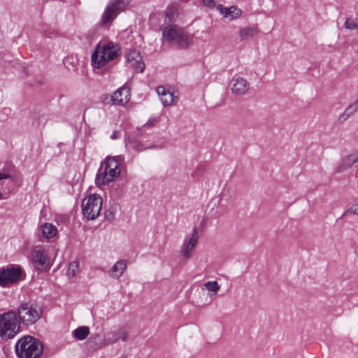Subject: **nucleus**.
I'll return each mask as SVG.
<instances>
[{"label":"nucleus","mask_w":358,"mask_h":358,"mask_svg":"<svg viewBox=\"0 0 358 358\" xmlns=\"http://www.w3.org/2000/svg\"><path fill=\"white\" fill-rule=\"evenodd\" d=\"M121 55L119 45L109 41L98 43L91 56L92 65L94 68L100 69L108 62L116 60Z\"/></svg>","instance_id":"f257e3e1"},{"label":"nucleus","mask_w":358,"mask_h":358,"mask_svg":"<svg viewBox=\"0 0 358 358\" xmlns=\"http://www.w3.org/2000/svg\"><path fill=\"white\" fill-rule=\"evenodd\" d=\"M123 159L121 156L107 157L101 164L96 175V183L106 185L117 178L120 172Z\"/></svg>","instance_id":"f03ea898"},{"label":"nucleus","mask_w":358,"mask_h":358,"mask_svg":"<svg viewBox=\"0 0 358 358\" xmlns=\"http://www.w3.org/2000/svg\"><path fill=\"white\" fill-rule=\"evenodd\" d=\"M15 350L18 358H38L42 354L43 346L34 337L24 336L16 343Z\"/></svg>","instance_id":"7ed1b4c3"},{"label":"nucleus","mask_w":358,"mask_h":358,"mask_svg":"<svg viewBox=\"0 0 358 358\" xmlns=\"http://www.w3.org/2000/svg\"><path fill=\"white\" fill-rule=\"evenodd\" d=\"M20 331V323L15 310H10L0 314V338L8 341L13 338Z\"/></svg>","instance_id":"20e7f679"},{"label":"nucleus","mask_w":358,"mask_h":358,"mask_svg":"<svg viewBox=\"0 0 358 358\" xmlns=\"http://www.w3.org/2000/svg\"><path fill=\"white\" fill-rule=\"evenodd\" d=\"M162 35L169 43L181 49H187L192 44V36L176 24H167Z\"/></svg>","instance_id":"39448f33"},{"label":"nucleus","mask_w":358,"mask_h":358,"mask_svg":"<svg viewBox=\"0 0 358 358\" xmlns=\"http://www.w3.org/2000/svg\"><path fill=\"white\" fill-rule=\"evenodd\" d=\"M42 309L31 301L20 303L17 308V316L20 321L26 326L36 323L41 317Z\"/></svg>","instance_id":"423d86ee"},{"label":"nucleus","mask_w":358,"mask_h":358,"mask_svg":"<svg viewBox=\"0 0 358 358\" xmlns=\"http://www.w3.org/2000/svg\"><path fill=\"white\" fill-rule=\"evenodd\" d=\"M101 207L102 199L96 194L89 195L82 202L83 214L89 220H94L99 215Z\"/></svg>","instance_id":"0eeeda50"},{"label":"nucleus","mask_w":358,"mask_h":358,"mask_svg":"<svg viewBox=\"0 0 358 358\" xmlns=\"http://www.w3.org/2000/svg\"><path fill=\"white\" fill-rule=\"evenodd\" d=\"M22 269L18 265L10 264L0 268V286L4 287L17 283L22 279Z\"/></svg>","instance_id":"6e6552de"},{"label":"nucleus","mask_w":358,"mask_h":358,"mask_svg":"<svg viewBox=\"0 0 358 358\" xmlns=\"http://www.w3.org/2000/svg\"><path fill=\"white\" fill-rule=\"evenodd\" d=\"M131 0H110L103 15L102 22H109L124 10Z\"/></svg>","instance_id":"1a4fd4ad"},{"label":"nucleus","mask_w":358,"mask_h":358,"mask_svg":"<svg viewBox=\"0 0 358 358\" xmlns=\"http://www.w3.org/2000/svg\"><path fill=\"white\" fill-rule=\"evenodd\" d=\"M199 234L196 228H194L192 235L186 238L180 250L181 255L185 259H189L192 256L193 251L197 245Z\"/></svg>","instance_id":"9d476101"},{"label":"nucleus","mask_w":358,"mask_h":358,"mask_svg":"<svg viewBox=\"0 0 358 358\" xmlns=\"http://www.w3.org/2000/svg\"><path fill=\"white\" fill-rule=\"evenodd\" d=\"M127 64L136 72L141 73L144 71L145 65L143 61L140 52L136 50H129L125 55Z\"/></svg>","instance_id":"9b49d317"},{"label":"nucleus","mask_w":358,"mask_h":358,"mask_svg":"<svg viewBox=\"0 0 358 358\" xmlns=\"http://www.w3.org/2000/svg\"><path fill=\"white\" fill-rule=\"evenodd\" d=\"M231 92L238 96L245 94L250 88V84L246 79L241 76H234L231 80Z\"/></svg>","instance_id":"f8f14e48"},{"label":"nucleus","mask_w":358,"mask_h":358,"mask_svg":"<svg viewBox=\"0 0 358 358\" xmlns=\"http://www.w3.org/2000/svg\"><path fill=\"white\" fill-rule=\"evenodd\" d=\"M128 338L127 332L123 329H120L117 331L108 332L105 335V339H101L99 343L100 347L105 346L108 344L117 342L119 340L126 341Z\"/></svg>","instance_id":"ddd939ff"},{"label":"nucleus","mask_w":358,"mask_h":358,"mask_svg":"<svg viewBox=\"0 0 358 358\" xmlns=\"http://www.w3.org/2000/svg\"><path fill=\"white\" fill-rule=\"evenodd\" d=\"M33 261L44 268H50V264L49 259L45 255L44 249L42 246H36L32 252Z\"/></svg>","instance_id":"4468645a"},{"label":"nucleus","mask_w":358,"mask_h":358,"mask_svg":"<svg viewBox=\"0 0 358 358\" xmlns=\"http://www.w3.org/2000/svg\"><path fill=\"white\" fill-rule=\"evenodd\" d=\"M129 96L128 88L122 87L112 94L111 101L113 104L123 106L129 101Z\"/></svg>","instance_id":"2eb2a0df"},{"label":"nucleus","mask_w":358,"mask_h":358,"mask_svg":"<svg viewBox=\"0 0 358 358\" xmlns=\"http://www.w3.org/2000/svg\"><path fill=\"white\" fill-rule=\"evenodd\" d=\"M217 10L226 19L229 20H234L239 17L242 11L236 6H231L229 8L224 7L221 4L217 6Z\"/></svg>","instance_id":"dca6fc26"},{"label":"nucleus","mask_w":358,"mask_h":358,"mask_svg":"<svg viewBox=\"0 0 358 358\" xmlns=\"http://www.w3.org/2000/svg\"><path fill=\"white\" fill-rule=\"evenodd\" d=\"M157 92L160 97V100L164 106H171L174 103L175 97L173 92L167 90L164 87L159 86L157 88Z\"/></svg>","instance_id":"f3484780"},{"label":"nucleus","mask_w":358,"mask_h":358,"mask_svg":"<svg viewBox=\"0 0 358 358\" xmlns=\"http://www.w3.org/2000/svg\"><path fill=\"white\" fill-rule=\"evenodd\" d=\"M127 264L124 260L117 261L111 268L110 271V276L118 279L120 278L124 271L126 270Z\"/></svg>","instance_id":"a211bd4d"},{"label":"nucleus","mask_w":358,"mask_h":358,"mask_svg":"<svg viewBox=\"0 0 358 358\" xmlns=\"http://www.w3.org/2000/svg\"><path fill=\"white\" fill-rule=\"evenodd\" d=\"M125 145L127 149H131L134 151L138 152H142L147 148V147L143 143L131 138H128L125 140Z\"/></svg>","instance_id":"6ab92c4d"},{"label":"nucleus","mask_w":358,"mask_h":358,"mask_svg":"<svg viewBox=\"0 0 358 358\" xmlns=\"http://www.w3.org/2000/svg\"><path fill=\"white\" fill-rule=\"evenodd\" d=\"M259 30L255 25L247 26L239 31V36L241 40H246L256 35Z\"/></svg>","instance_id":"aec40b11"},{"label":"nucleus","mask_w":358,"mask_h":358,"mask_svg":"<svg viewBox=\"0 0 358 358\" xmlns=\"http://www.w3.org/2000/svg\"><path fill=\"white\" fill-rule=\"evenodd\" d=\"M42 235L44 238L49 239L54 237L57 232L55 226L50 223H45L41 226Z\"/></svg>","instance_id":"412c9836"},{"label":"nucleus","mask_w":358,"mask_h":358,"mask_svg":"<svg viewBox=\"0 0 358 358\" xmlns=\"http://www.w3.org/2000/svg\"><path fill=\"white\" fill-rule=\"evenodd\" d=\"M178 7L176 5H170L165 11L164 22L176 21L178 17Z\"/></svg>","instance_id":"4be33fe9"},{"label":"nucleus","mask_w":358,"mask_h":358,"mask_svg":"<svg viewBox=\"0 0 358 358\" xmlns=\"http://www.w3.org/2000/svg\"><path fill=\"white\" fill-rule=\"evenodd\" d=\"M203 287L208 291V294L210 298L215 296L220 289V285L215 280L205 282Z\"/></svg>","instance_id":"5701e85b"},{"label":"nucleus","mask_w":358,"mask_h":358,"mask_svg":"<svg viewBox=\"0 0 358 358\" xmlns=\"http://www.w3.org/2000/svg\"><path fill=\"white\" fill-rule=\"evenodd\" d=\"M90 334V329L87 327L83 326L76 329L72 334L78 340H84Z\"/></svg>","instance_id":"b1692460"},{"label":"nucleus","mask_w":358,"mask_h":358,"mask_svg":"<svg viewBox=\"0 0 358 358\" xmlns=\"http://www.w3.org/2000/svg\"><path fill=\"white\" fill-rule=\"evenodd\" d=\"M343 160L347 166H352L358 161V151L345 156L343 158Z\"/></svg>","instance_id":"393cba45"},{"label":"nucleus","mask_w":358,"mask_h":358,"mask_svg":"<svg viewBox=\"0 0 358 358\" xmlns=\"http://www.w3.org/2000/svg\"><path fill=\"white\" fill-rule=\"evenodd\" d=\"M12 178H13V177L10 173L0 172V185H1V189L3 191L10 192V189L8 188H7L6 187L3 188L4 182H3V180L5 179L11 180ZM3 199H4V197L3 196V194L0 192V200Z\"/></svg>","instance_id":"a878e982"},{"label":"nucleus","mask_w":358,"mask_h":358,"mask_svg":"<svg viewBox=\"0 0 358 358\" xmlns=\"http://www.w3.org/2000/svg\"><path fill=\"white\" fill-rule=\"evenodd\" d=\"M79 270V264L76 262H72L69 264L67 271V275L69 277H74Z\"/></svg>","instance_id":"bb28decb"},{"label":"nucleus","mask_w":358,"mask_h":358,"mask_svg":"<svg viewBox=\"0 0 358 358\" xmlns=\"http://www.w3.org/2000/svg\"><path fill=\"white\" fill-rule=\"evenodd\" d=\"M358 110V99H356L352 104H350L345 110L344 114L349 117L354 114Z\"/></svg>","instance_id":"cd10ccee"},{"label":"nucleus","mask_w":358,"mask_h":358,"mask_svg":"<svg viewBox=\"0 0 358 358\" xmlns=\"http://www.w3.org/2000/svg\"><path fill=\"white\" fill-rule=\"evenodd\" d=\"M165 14L159 12L152 13L150 16V21H161L164 20Z\"/></svg>","instance_id":"c85d7f7f"},{"label":"nucleus","mask_w":358,"mask_h":358,"mask_svg":"<svg viewBox=\"0 0 358 358\" xmlns=\"http://www.w3.org/2000/svg\"><path fill=\"white\" fill-rule=\"evenodd\" d=\"M347 214L358 215V203L352 204L344 213V215Z\"/></svg>","instance_id":"c756f323"},{"label":"nucleus","mask_w":358,"mask_h":358,"mask_svg":"<svg viewBox=\"0 0 358 358\" xmlns=\"http://www.w3.org/2000/svg\"><path fill=\"white\" fill-rule=\"evenodd\" d=\"M348 168H350V167L347 166L344 164L343 160L342 159L341 163L336 166L335 171L337 172V173H341V172L345 171Z\"/></svg>","instance_id":"7c9ffc66"},{"label":"nucleus","mask_w":358,"mask_h":358,"mask_svg":"<svg viewBox=\"0 0 358 358\" xmlns=\"http://www.w3.org/2000/svg\"><path fill=\"white\" fill-rule=\"evenodd\" d=\"M203 5L209 8H213L215 6V0H202Z\"/></svg>","instance_id":"2f4dec72"},{"label":"nucleus","mask_w":358,"mask_h":358,"mask_svg":"<svg viewBox=\"0 0 358 358\" xmlns=\"http://www.w3.org/2000/svg\"><path fill=\"white\" fill-rule=\"evenodd\" d=\"M157 122V120L156 118H150L149 120L145 124V127H151L154 126Z\"/></svg>","instance_id":"473e14b6"},{"label":"nucleus","mask_w":358,"mask_h":358,"mask_svg":"<svg viewBox=\"0 0 358 358\" xmlns=\"http://www.w3.org/2000/svg\"><path fill=\"white\" fill-rule=\"evenodd\" d=\"M344 27L346 29H358L357 24H348V23H346V24H344Z\"/></svg>","instance_id":"72a5a7b5"},{"label":"nucleus","mask_w":358,"mask_h":358,"mask_svg":"<svg viewBox=\"0 0 358 358\" xmlns=\"http://www.w3.org/2000/svg\"><path fill=\"white\" fill-rule=\"evenodd\" d=\"M119 137V131H114L112 134V135L110 136V138L112 140H115L117 139V138Z\"/></svg>","instance_id":"f704fd0d"},{"label":"nucleus","mask_w":358,"mask_h":358,"mask_svg":"<svg viewBox=\"0 0 358 358\" xmlns=\"http://www.w3.org/2000/svg\"><path fill=\"white\" fill-rule=\"evenodd\" d=\"M189 0H179L182 3H187Z\"/></svg>","instance_id":"c9c22d12"},{"label":"nucleus","mask_w":358,"mask_h":358,"mask_svg":"<svg viewBox=\"0 0 358 358\" xmlns=\"http://www.w3.org/2000/svg\"><path fill=\"white\" fill-rule=\"evenodd\" d=\"M95 338H100V336L99 334L95 336Z\"/></svg>","instance_id":"e433bc0d"},{"label":"nucleus","mask_w":358,"mask_h":358,"mask_svg":"<svg viewBox=\"0 0 358 358\" xmlns=\"http://www.w3.org/2000/svg\"><path fill=\"white\" fill-rule=\"evenodd\" d=\"M69 59H70L69 58H66V60H65L66 62H67Z\"/></svg>","instance_id":"4c0bfd02"}]
</instances>
